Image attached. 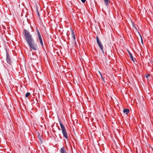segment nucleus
<instances>
[{
	"label": "nucleus",
	"instance_id": "f257e3e1",
	"mask_svg": "<svg viewBox=\"0 0 153 153\" xmlns=\"http://www.w3.org/2000/svg\"><path fill=\"white\" fill-rule=\"evenodd\" d=\"M24 35L25 36V39L28 44L34 41L32 35L27 30H24Z\"/></svg>",
	"mask_w": 153,
	"mask_h": 153
},
{
	"label": "nucleus",
	"instance_id": "f03ea898",
	"mask_svg": "<svg viewBox=\"0 0 153 153\" xmlns=\"http://www.w3.org/2000/svg\"><path fill=\"white\" fill-rule=\"evenodd\" d=\"M59 122L63 135L65 138H67L68 137V136L65 128L64 127L62 123L60 120L59 121Z\"/></svg>",
	"mask_w": 153,
	"mask_h": 153
},
{
	"label": "nucleus",
	"instance_id": "7ed1b4c3",
	"mask_svg": "<svg viewBox=\"0 0 153 153\" xmlns=\"http://www.w3.org/2000/svg\"><path fill=\"white\" fill-rule=\"evenodd\" d=\"M31 49L34 51L37 50V46L36 44L34 43V41L28 44Z\"/></svg>",
	"mask_w": 153,
	"mask_h": 153
},
{
	"label": "nucleus",
	"instance_id": "20e7f679",
	"mask_svg": "<svg viewBox=\"0 0 153 153\" xmlns=\"http://www.w3.org/2000/svg\"><path fill=\"white\" fill-rule=\"evenodd\" d=\"M96 39H97V43L98 44V45L99 46L100 49L102 51V52L104 53V51L103 50V45H102V44L101 43V42H100V41L99 39L98 36L97 37Z\"/></svg>",
	"mask_w": 153,
	"mask_h": 153
},
{
	"label": "nucleus",
	"instance_id": "39448f33",
	"mask_svg": "<svg viewBox=\"0 0 153 153\" xmlns=\"http://www.w3.org/2000/svg\"><path fill=\"white\" fill-rule=\"evenodd\" d=\"M6 60L7 62L9 64H10L11 62V60L10 56L7 53L6 56Z\"/></svg>",
	"mask_w": 153,
	"mask_h": 153
},
{
	"label": "nucleus",
	"instance_id": "423d86ee",
	"mask_svg": "<svg viewBox=\"0 0 153 153\" xmlns=\"http://www.w3.org/2000/svg\"><path fill=\"white\" fill-rule=\"evenodd\" d=\"M38 38L39 39L40 43L42 47L43 48L44 46L43 43V42L42 41V38L41 37H38Z\"/></svg>",
	"mask_w": 153,
	"mask_h": 153
},
{
	"label": "nucleus",
	"instance_id": "0eeeda50",
	"mask_svg": "<svg viewBox=\"0 0 153 153\" xmlns=\"http://www.w3.org/2000/svg\"><path fill=\"white\" fill-rule=\"evenodd\" d=\"M61 153H66V151L65 150L64 147H62L60 149Z\"/></svg>",
	"mask_w": 153,
	"mask_h": 153
},
{
	"label": "nucleus",
	"instance_id": "6e6552de",
	"mask_svg": "<svg viewBox=\"0 0 153 153\" xmlns=\"http://www.w3.org/2000/svg\"><path fill=\"white\" fill-rule=\"evenodd\" d=\"M105 4L107 6H108L109 4L110 0H103Z\"/></svg>",
	"mask_w": 153,
	"mask_h": 153
},
{
	"label": "nucleus",
	"instance_id": "1a4fd4ad",
	"mask_svg": "<svg viewBox=\"0 0 153 153\" xmlns=\"http://www.w3.org/2000/svg\"><path fill=\"white\" fill-rule=\"evenodd\" d=\"M123 112L126 114H127L129 112V110L128 109H125L123 110Z\"/></svg>",
	"mask_w": 153,
	"mask_h": 153
},
{
	"label": "nucleus",
	"instance_id": "9d476101",
	"mask_svg": "<svg viewBox=\"0 0 153 153\" xmlns=\"http://www.w3.org/2000/svg\"><path fill=\"white\" fill-rule=\"evenodd\" d=\"M36 32H37L38 37H41V34L39 33V31L37 27L36 28Z\"/></svg>",
	"mask_w": 153,
	"mask_h": 153
},
{
	"label": "nucleus",
	"instance_id": "9b49d317",
	"mask_svg": "<svg viewBox=\"0 0 153 153\" xmlns=\"http://www.w3.org/2000/svg\"><path fill=\"white\" fill-rule=\"evenodd\" d=\"M128 52L129 55L130 56L131 59V60L132 61L134 62V58H133V56H132L131 53L129 52Z\"/></svg>",
	"mask_w": 153,
	"mask_h": 153
},
{
	"label": "nucleus",
	"instance_id": "f8f14e48",
	"mask_svg": "<svg viewBox=\"0 0 153 153\" xmlns=\"http://www.w3.org/2000/svg\"><path fill=\"white\" fill-rule=\"evenodd\" d=\"M30 93H29V92H27V93H26V94H25V97H28L30 95Z\"/></svg>",
	"mask_w": 153,
	"mask_h": 153
},
{
	"label": "nucleus",
	"instance_id": "ddd939ff",
	"mask_svg": "<svg viewBox=\"0 0 153 153\" xmlns=\"http://www.w3.org/2000/svg\"><path fill=\"white\" fill-rule=\"evenodd\" d=\"M72 36L75 35L74 33L73 30L71 29Z\"/></svg>",
	"mask_w": 153,
	"mask_h": 153
},
{
	"label": "nucleus",
	"instance_id": "4468645a",
	"mask_svg": "<svg viewBox=\"0 0 153 153\" xmlns=\"http://www.w3.org/2000/svg\"><path fill=\"white\" fill-rule=\"evenodd\" d=\"M149 76H150V75L149 74H146L145 75L146 77L147 78H148V77Z\"/></svg>",
	"mask_w": 153,
	"mask_h": 153
},
{
	"label": "nucleus",
	"instance_id": "2eb2a0df",
	"mask_svg": "<svg viewBox=\"0 0 153 153\" xmlns=\"http://www.w3.org/2000/svg\"><path fill=\"white\" fill-rule=\"evenodd\" d=\"M72 36L74 39V41H75L76 37H75V35Z\"/></svg>",
	"mask_w": 153,
	"mask_h": 153
},
{
	"label": "nucleus",
	"instance_id": "dca6fc26",
	"mask_svg": "<svg viewBox=\"0 0 153 153\" xmlns=\"http://www.w3.org/2000/svg\"><path fill=\"white\" fill-rule=\"evenodd\" d=\"M140 37H141V42L143 44V39H142V37L140 35Z\"/></svg>",
	"mask_w": 153,
	"mask_h": 153
},
{
	"label": "nucleus",
	"instance_id": "f3484780",
	"mask_svg": "<svg viewBox=\"0 0 153 153\" xmlns=\"http://www.w3.org/2000/svg\"><path fill=\"white\" fill-rule=\"evenodd\" d=\"M81 1L83 3H84L85 1L86 0H81Z\"/></svg>",
	"mask_w": 153,
	"mask_h": 153
},
{
	"label": "nucleus",
	"instance_id": "a211bd4d",
	"mask_svg": "<svg viewBox=\"0 0 153 153\" xmlns=\"http://www.w3.org/2000/svg\"><path fill=\"white\" fill-rule=\"evenodd\" d=\"M37 11L38 14V16H39V12L38 11V10H37Z\"/></svg>",
	"mask_w": 153,
	"mask_h": 153
},
{
	"label": "nucleus",
	"instance_id": "6ab92c4d",
	"mask_svg": "<svg viewBox=\"0 0 153 153\" xmlns=\"http://www.w3.org/2000/svg\"><path fill=\"white\" fill-rule=\"evenodd\" d=\"M134 27L135 29H136V30H137V28H136V27L135 26H134Z\"/></svg>",
	"mask_w": 153,
	"mask_h": 153
}]
</instances>
